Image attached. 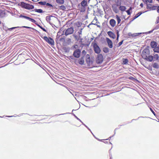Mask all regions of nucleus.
Returning a JSON list of instances; mask_svg holds the SVG:
<instances>
[{"instance_id": "nucleus-1", "label": "nucleus", "mask_w": 159, "mask_h": 159, "mask_svg": "<svg viewBox=\"0 0 159 159\" xmlns=\"http://www.w3.org/2000/svg\"><path fill=\"white\" fill-rule=\"evenodd\" d=\"M46 20L51 25H53L57 21V18L52 16H47Z\"/></svg>"}, {"instance_id": "nucleus-2", "label": "nucleus", "mask_w": 159, "mask_h": 159, "mask_svg": "<svg viewBox=\"0 0 159 159\" xmlns=\"http://www.w3.org/2000/svg\"><path fill=\"white\" fill-rule=\"evenodd\" d=\"M43 38L48 44L52 45H54V41L51 38H48L47 36H44Z\"/></svg>"}, {"instance_id": "nucleus-3", "label": "nucleus", "mask_w": 159, "mask_h": 159, "mask_svg": "<svg viewBox=\"0 0 159 159\" xmlns=\"http://www.w3.org/2000/svg\"><path fill=\"white\" fill-rule=\"evenodd\" d=\"M150 51L148 49L146 48L144 49L142 53V56L143 58H146L147 56H148L150 54Z\"/></svg>"}, {"instance_id": "nucleus-4", "label": "nucleus", "mask_w": 159, "mask_h": 159, "mask_svg": "<svg viewBox=\"0 0 159 159\" xmlns=\"http://www.w3.org/2000/svg\"><path fill=\"white\" fill-rule=\"evenodd\" d=\"M103 60V56L101 54H99L98 55L97 58L96 62L100 64L102 63Z\"/></svg>"}, {"instance_id": "nucleus-5", "label": "nucleus", "mask_w": 159, "mask_h": 159, "mask_svg": "<svg viewBox=\"0 0 159 159\" xmlns=\"http://www.w3.org/2000/svg\"><path fill=\"white\" fill-rule=\"evenodd\" d=\"M93 49L94 52L98 54L100 53L101 52L100 48L96 43H95L94 44Z\"/></svg>"}, {"instance_id": "nucleus-6", "label": "nucleus", "mask_w": 159, "mask_h": 159, "mask_svg": "<svg viewBox=\"0 0 159 159\" xmlns=\"http://www.w3.org/2000/svg\"><path fill=\"white\" fill-rule=\"evenodd\" d=\"M74 32L73 28L72 27L68 29L65 32V34L67 36L68 35L71 34L73 33Z\"/></svg>"}, {"instance_id": "nucleus-7", "label": "nucleus", "mask_w": 159, "mask_h": 159, "mask_svg": "<svg viewBox=\"0 0 159 159\" xmlns=\"http://www.w3.org/2000/svg\"><path fill=\"white\" fill-rule=\"evenodd\" d=\"M80 51L79 49H77L75 50L73 53V56L74 57L78 58L80 57Z\"/></svg>"}, {"instance_id": "nucleus-8", "label": "nucleus", "mask_w": 159, "mask_h": 159, "mask_svg": "<svg viewBox=\"0 0 159 159\" xmlns=\"http://www.w3.org/2000/svg\"><path fill=\"white\" fill-rule=\"evenodd\" d=\"M106 40L108 47L110 48H113V43L112 41L107 38H106Z\"/></svg>"}, {"instance_id": "nucleus-9", "label": "nucleus", "mask_w": 159, "mask_h": 159, "mask_svg": "<svg viewBox=\"0 0 159 159\" xmlns=\"http://www.w3.org/2000/svg\"><path fill=\"white\" fill-rule=\"evenodd\" d=\"M118 6L115 4H113L112 6V8L113 10L116 13H118L119 10L117 7Z\"/></svg>"}, {"instance_id": "nucleus-10", "label": "nucleus", "mask_w": 159, "mask_h": 159, "mask_svg": "<svg viewBox=\"0 0 159 159\" xmlns=\"http://www.w3.org/2000/svg\"><path fill=\"white\" fill-rule=\"evenodd\" d=\"M107 34L111 38L113 39H114L116 38V35L111 31H109L108 32Z\"/></svg>"}, {"instance_id": "nucleus-11", "label": "nucleus", "mask_w": 159, "mask_h": 159, "mask_svg": "<svg viewBox=\"0 0 159 159\" xmlns=\"http://www.w3.org/2000/svg\"><path fill=\"white\" fill-rule=\"evenodd\" d=\"M110 24L112 27H114L116 24V20L113 19H111L110 20Z\"/></svg>"}, {"instance_id": "nucleus-12", "label": "nucleus", "mask_w": 159, "mask_h": 159, "mask_svg": "<svg viewBox=\"0 0 159 159\" xmlns=\"http://www.w3.org/2000/svg\"><path fill=\"white\" fill-rule=\"evenodd\" d=\"M144 59L146 60L147 61H152L153 60V56L151 55H148L146 58H144Z\"/></svg>"}, {"instance_id": "nucleus-13", "label": "nucleus", "mask_w": 159, "mask_h": 159, "mask_svg": "<svg viewBox=\"0 0 159 159\" xmlns=\"http://www.w3.org/2000/svg\"><path fill=\"white\" fill-rule=\"evenodd\" d=\"M116 19L117 22V25L118 26H120L121 24H119L121 21V20L120 19V17L118 15H116Z\"/></svg>"}, {"instance_id": "nucleus-14", "label": "nucleus", "mask_w": 159, "mask_h": 159, "mask_svg": "<svg viewBox=\"0 0 159 159\" xmlns=\"http://www.w3.org/2000/svg\"><path fill=\"white\" fill-rule=\"evenodd\" d=\"M81 6L86 7L87 6V0H83L80 3Z\"/></svg>"}, {"instance_id": "nucleus-15", "label": "nucleus", "mask_w": 159, "mask_h": 159, "mask_svg": "<svg viewBox=\"0 0 159 159\" xmlns=\"http://www.w3.org/2000/svg\"><path fill=\"white\" fill-rule=\"evenodd\" d=\"M84 62V57H81L79 60V63L80 64L83 65Z\"/></svg>"}, {"instance_id": "nucleus-16", "label": "nucleus", "mask_w": 159, "mask_h": 159, "mask_svg": "<svg viewBox=\"0 0 159 159\" xmlns=\"http://www.w3.org/2000/svg\"><path fill=\"white\" fill-rule=\"evenodd\" d=\"M152 66L154 68L158 69L159 68V65L158 63L154 62L152 65Z\"/></svg>"}, {"instance_id": "nucleus-17", "label": "nucleus", "mask_w": 159, "mask_h": 159, "mask_svg": "<svg viewBox=\"0 0 159 159\" xmlns=\"http://www.w3.org/2000/svg\"><path fill=\"white\" fill-rule=\"evenodd\" d=\"M151 47L153 48H155L157 46V43L154 41H152L151 43Z\"/></svg>"}, {"instance_id": "nucleus-18", "label": "nucleus", "mask_w": 159, "mask_h": 159, "mask_svg": "<svg viewBox=\"0 0 159 159\" xmlns=\"http://www.w3.org/2000/svg\"><path fill=\"white\" fill-rule=\"evenodd\" d=\"M33 8H34V6L33 5L28 4L25 9L30 10Z\"/></svg>"}, {"instance_id": "nucleus-19", "label": "nucleus", "mask_w": 159, "mask_h": 159, "mask_svg": "<svg viewBox=\"0 0 159 159\" xmlns=\"http://www.w3.org/2000/svg\"><path fill=\"white\" fill-rule=\"evenodd\" d=\"M28 4L25 3L23 2H21L20 3V6L22 7L26 8Z\"/></svg>"}, {"instance_id": "nucleus-20", "label": "nucleus", "mask_w": 159, "mask_h": 159, "mask_svg": "<svg viewBox=\"0 0 159 159\" xmlns=\"http://www.w3.org/2000/svg\"><path fill=\"white\" fill-rule=\"evenodd\" d=\"M159 58V56L158 54H155L153 56V59L154 61H155L158 60Z\"/></svg>"}, {"instance_id": "nucleus-21", "label": "nucleus", "mask_w": 159, "mask_h": 159, "mask_svg": "<svg viewBox=\"0 0 159 159\" xmlns=\"http://www.w3.org/2000/svg\"><path fill=\"white\" fill-rule=\"evenodd\" d=\"M56 2L59 4H63L64 2V0H56Z\"/></svg>"}, {"instance_id": "nucleus-22", "label": "nucleus", "mask_w": 159, "mask_h": 159, "mask_svg": "<svg viewBox=\"0 0 159 159\" xmlns=\"http://www.w3.org/2000/svg\"><path fill=\"white\" fill-rule=\"evenodd\" d=\"M119 9L121 11H124L126 9V7L125 6H120Z\"/></svg>"}, {"instance_id": "nucleus-23", "label": "nucleus", "mask_w": 159, "mask_h": 159, "mask_svg": "<svg viewBox=\"0 0 159 159\" xmlns=\"http://www.w3.org/2000/svg\"><path fill=\"white\" fill-rule=\"evenodd\" d=\"M86 62L87 63L89 62L90 61V58L89 55L88 54H87L86 56Z\"/></svg>"}, {"instance_id": "nucleus-24", "label": "nucleus", "mask_w": 159, "mask_h": 159, "mask_svg": "<svg viewBox=\"0 0 159 159\" xmlns=\"http://www.w3.org/2000/svg\"><path fill=\"white\" fill-rule=\"evenodd\" d=\"M116 4H115L118 6L121 5V0H117L116 2Z\"/></svg>"}, {"instance_id": "nucleus-25", "label": "nucleus", "mask_w": 159, "mask_h": 159, "mask_svg": "<svg viewBox=\"0 0 159 159\" xmlns=\"http://www.w3.org/2000/svg\"><path fill=\"white\" fill-rule=\"evenodd\" d=\"M80 11L81 12H84L86 10V7L84 6H81L80 8Z\"/></svg>"}, {"instance_id": "nucleus-26", "label": "nucleus", "mask_w": 159, "mask_h": 159, "mask_svg": "<svg viewBox=\"0 0 159 159\" xmlns=\"http://www.w3.org/2000/svg\"><path fill=\"white\" fill-rule=\"evenodd\" d=\"M34 11H35V12H39V13H42L43 12V11L41 9H34Z\"/></svg>"}, {"instance_id": "nucleus-27", "label": "nucleus", "mask_w": 159, "mask_h": 159, "mask_svg": "<svg viewBox=\"0 0 159 159\" xmlns=\"http://www.w3.org/2000/svg\"><path fill=\"white\" fill-rule=\"evenodd\" d=\"M103 51L105 53H107L109 52V49L108 48L105 47L103 48Z\"/></svg>"}, {"instance_id": "nucleus-28", "label": "nucleus", "mask_w": 159, "mask_h": 159, "mask_svg": "<svg viewBox=\"0 0 159 159\" xmlns=\"http://www.w3.org/2000/svg\"><path fill=\"white\" fill-rule=\"evenodd\" d=\"M59 9L63 10H65L66 9V7L64 5H61L59 7Z\"/></svg>"}, {"instance_id": "nucleus-29", "label": "nucleus", "mask_w": 159, "mask_h": 159, "mask_svg": "<svg viewBox=\"0 0 159 159\" xmlns=\"http://www.w3.org/2000/svg\"><path fill=\"white\" fill-rule=\"evenodd\" d=\"M142 13L141 12H139L138 14H137L134 17V19H136L137 17H138Z\"/></svg>"}, {"instance_id": "nucleus-30", "label": "nucleus", "mask_w": 159, "mask_h": 159, "mask_svg": "<svg viewBox=\"0 0 159 159\" xmlns=\"http://www.w3.org/2000/svg\"><path fill=\"white\" fill-rule=\"evenodd\" d=\"M128 62V60L127 59H125L123 60V63L124 64H126Z\"/></svg>"}, {"instance_id": "nucleus-31", "label": "nucleus", "mask_w": 159, "mask_h": 159, "mask_svg": "<svg viewBox=\"0 0 159 159\" xmlns=\"http://www.w3.org/2000/svg\"><path fill=\"white\" fill-rule=\"evenodd\" d=\"M158 6H153L151 7V10H155L156 9Z\"/></svg>"}, {"instance_id": "nucleus-32", "label": "nucleus", "mask_w": 159, "mask_h": 159, "mask_svg": "<svg viewBox=\"0 0 159 159\" xmlns=\"http://www.w3.org/2000/svg\"><path fill=\"white\" fill-rule=\"evenodd\" d=\"M154 52H159V48L158 47H156L154 49Z\"/></svg>"}, {"instance_id": "nucleus-33", "label": "nucleus", "mask_w": 159, "mask_h": 159, "mask_svg": "<svg viewBox=\"0 0 159 159\" xmlns=\"http://www.w3.org/2000/svg\"><path fill=\"white\" fill-rule=\"evenodd\" d=\"M38 3L41 5H45L46 4V2H38Z\"/></svg>"}, {"instance_id": "nucleus-34", "label": "nucleus", "mask_w": 159, "mask_h": 159, "mask_svg": "<svg viewBox=\"0 0 159 159\" xmlns=\"http://www.w3.org/2000/svg\"><path fill=\"white\" fill-rule=\"evenodd\" d=\"M45 5H46V6H48L50 7H53V6L52 4H51L50 3H47L46 2V4Z\"/></svg>"}, {"instance_id": "nucleus-35", "label": "nucleus", "mask_w": 159, "mask_h": 159, "mask_svg": "<svg viewBox=\"0 0 159 159\" xmlns=\"http://www.w3.org/2000/svg\"><path fill=\"white\" fill-rule=\"evenodd\" d=\"M159 23V17L158 16L157 17L156 20L155 22V24H156Z\"/></svg>"}, {"instance_id": "nucleus-36", "label": "nucleus", "mask_w": 159, "mask_h": 159, "mask_svg": "<svg viewBox=\"0 0 159 159\" xmlns=\"http://www.w3.org/2000/svg\"><path fill=\"white\" fill-rule=\"evenodd\" d=\"M22 17H23L24 18H25L26 19H28V20H30L31 19L30 18L28 17V16H22Z\"/></svg>"}, {"instance_id": "nucleus-37", "label": "nucleus", "mask_w": 159, "mask_h": 159, "mask_svg": "<svg viewBox=\"0 0 159 159\" xmlns=\"http://www.w3.org/2000/svg\"><path fill=\"white\" fill-rule=\"evenodd\" d=\"M37 25L41 29L44 31H45V32L46 31V30L44 28H43L41 26L39 25L38 24V25Z\"/></svg>"}, {"instance_id": "nucleus-38", "label": "nucleus", "mask_w": 159, "mask_h": 159, "mask_svg": "<svg viewBox=\"0 0 159 159\" xmlns=\"http://www.w3.org/2000/svg\"><path fill=\"white\" fill-rule=\"evenodd\" d=\"M18 27H12V28H8L7 30H12L14 29L15 28H17Z\"/></svg>"}, {"instance_id": "nucleus-39", "label": "nucleus", "mask_w": 159, "mask_h": 159, "mask_svg": "<svg viewBox=\"0 0 159 159\" xmlns=\"http://www.w3.org/2000/svg\"><path fill=\"white\" fill-rule=\"evenodd\" d=\"M152 7V4H148L147 5V8H149L151 9Z\"/></svg>"}, {"instance_id": "nucleus-40", "label": "nucleus", "mask_w": 159, "mask_h": 159, "mask_svg": "<svg viewBox=\"0 0 159 159\" xmlns=\"http://www.w3.org/2000/svg\"><path fill=\"white\" fill-rule=\"evenodd\" d=\"M75 116V117L77 118V119L79 120L80 122H82V124L83 125H84L86 127H87L86 125H85L84 124H83V122L81 121V120L79 119V118H78L77 116Z\"/></svg>"}, {"instance_id": "nucleus-41", "label": "nucleus", "mask_w": 159, "mask_h": 159, "mask_svg": "<svg viewBox=\"0 0 159 159\" xmlns=\"http://www.w3.org/2000/svg\"><path fill=\"white\" fill-rule=\"evenodd\" d=\"M138 34H139V33L134 34H131V35L133 37H135V36H137L138 35Z\"/></svg>"}, {"instance_id": "nucleus-42", "label": "nucleus", "mask_w": 159, "mask_h": 159, "mask_svg": "<svg viewBox=\"0 0 159 159\" xmlns=\"http://www.w3.org/2000/svg\"><path fill=\"white\" fill-rule=\"evenodd\" d=\"M145 2H146V3H147V1L150 3H152V0H145Z\"/></svg>"}, {"instance_id": "nucleus-43", "label": "nucleus", "mask_w": 159, "mask_h": 159, "mask_svg": "<svg viewBox=\"0 0 159 159\" xmlns=\"http://www.w3.org/2000/svg\"><path fill=\"white\" fill-rule=\"evenodd\" d=\"M30 21L32 22L35 23V22H36V21L34 20L33 19L31 18V19L30 20Z\"/></svg>"}, {"instance_id": "nucleus-44", "label": "nucleus", "mask_w": 159, "mask_h": 159, "mask_svg": "<svg viewBox=\"0 0 159 159\" xmlns=\"http://www.w3.org/2000/svg\"><path fill=\"white\" fill-rule=\"evenodd\" d=\"M123 41V40H122L120 42H119L118 43V46H120L122 44Z\"/></svg>"}, {"instance_id": "nucleus-45", "label": "nucleus", "mask_w": 159, "mask_h": 159, "mask_svg": "<svg viewBox=\"0 0 159 159\" xmlns=\"http://www.w3.org/2000/svg\"><path fill=\"white\" fill-rule=\"evenodd\" d=\"M74 57H74V56L73 57L72 56H70L69 57V59H74Z\"/></svg>"}, {"instance_id": "nucleus-46", "label": "nucleus", "mask_w": 159, "mask_h": 159, "mask_svg": "<svg viewBox=\"0 0 159 159\" xmlns=\"http://www.w3.org/2000/svg\"><path fill=\"white\" fill-rule=\"evenodd\" d=\"M150 109L151 111L153 113V114L154 115H155V112L154 111L152 110V109L151 108H150Z\"/></svg>"}, {"instance_id": "nucleus-47", "label": "nucleus", "mask_w": 159, "mask_h": 159, "mask_svg": "<svg viewBox=\"0 0 159 159\" xmlns=\"http://www.w3.org/2000/svg\"><path fill=\"white\" fill-rule=\"evenodd\" d=\"M23 27L25 28H31V29H34L32 28H31V27H28V26H23Z\"/></svg>"}, {"instance_id": "nucleus-48", "label": "nucleus", "mask_w": 159, "mask_h": 159, "mask_svg": "<svg viewBox=\"0 0 159 159\" xmlns=\"http://www.w3.org/2000/svg\"><path fill=\"white\" fill-rule=\"evenodd\" d=\"M126 11L128 15H130V11H129V10H128Z\"/></svg>"}, {"instance_id": "nucleus-49", "label": "nucleus", "mask_w": 159, "mask_h": 159, "mask_svg": "<svg viewBox=\"0 0 159 159\" xmlns=\"http://www.w3.org/2000/svg\"><path fill=\"white\" fill-rule=\"evenodd\" d=\"M157 9V12L159 13V6H158Z\"/></svg>"}, {"instance_id": "nucleus-50", "label": "nucleus", "mask_w": 159, "mask_h": 159, "mask_svg": "<svg viewBox=\"0 0 159 159\" xmlns=\"http://www.w3.org/2000/svg\"><path fill=\"white\" fill-rule=\"evenodd\" d=\"M154 30V29L153 30H152L149 31L148 33H150L152 32Z\"/></svg>"}, {"instance_id": "nucleus-51", "label": "nucleus", "mask_w": 159, "mask_h": 159, "mask_svg": "<svg viewBox=\"0 0 159 159\" xmlns=\"http://www.w3.org/2000/svg\"><path fill=\"white\" fill-rule=\"evenodd\" d=\"M117 37H118V38H119V32L118 31L117 32Z\"/></svg>"}, {"instance_id": "nucleus-52", "label": "nucleus", "mask_w": 159, "mask_h": 159, "mask_svg": "<svg viewBox=\"0 0 159 159\" xmlns=\"http://www.w3.org/2000/svg\"><path fill=\"white\" fill-rule=\"evenodd\" d=\"M74 48H77V47L78 46L77 45H75L74 46Z\"/></svg>"}, {"instance_id": "nucleus-53", "label": "nucleus", "mask_w": 159, "mask_h": 159, "mask_svg": "<svg viewBox=\"0 0 159 159\" xmlns=\"http://www.w3.org/2000/svg\"><path fill=\"white\" fill-rule=\"evenodd\" d=\"M33 1L36 2L39 1V0H32Z\"/></svg>"}, {"instance_id": "nucleus-54", "label": "nucleus", "mask_w": 159, "mask_h": 159, "mask_svg": "<svg viewBox=\"0 0 159 159\" xmlns=\"http://www.w3.org/2000/svg\"><path fill=\"white\" fill-rule=\"evenodd\" d=\"M140 6H141V7H142L143 6V4L142 3H141L140 5Z\"/></svg>"}, {"instance_id": "nucleus-55", "label": "nucleus", "mask_w": 159, "mask_h": 159, "mask_svg": "<svg viewBox=\"0 0 159 159\" xmlns=\"http://www.w3.org/2000/svg\"><path fill=\"white\" fill-rule=\"evenodd\" d=\"M82 53H86V52L85 50H83V51H82Z\"/></svg>"}, {"instance_id": "nucleus-56", "label": "nucleus", "mask_w": 159, "mask_h": 159, "mask_svg": "<svg viewBox=\"0 0 159 159\" xmlns=\"http://www.w3.org/2000/svg\"><path fill=\"white\" fill-rule=\"evenodd\" d=\"M132 10V8L131 7H130L128 10H129V11H130Z\"/></svg>"}, {"instance_id": "nucleus-57", "label": "nucleus", "mask_w": 159, "mask_h": 159, "mask_svg": "<svg viewBox=\"0 0 159 159\" xmlns=\"http://www.w3.org/2000/svg\"><path fill=\"white\" fill-rule=\"evenodd\" d=\"M132 10V8L131 7H130L128 10H129V11H130Z\"/></svg>"}, {"instance_id": "nucleus-58", "label": "nucleus", "mask_w": 159, "mask_h": 159, "mask_svg": "<svg viewBox=\"0 0 159 159\" xmlns=\"http://www.w3.org/2000/svg\"><path fill=\"white\" fill-rule=\"evenodd\" d=\"M118 37H117V40H118Z\"/></svg>"}, {"instance_id": "nucleus-59", "label": "nucleus", "mask_w": 159, "mask_h": 159, "mask_svg": "<svg viewBox=\"0 0 159 159\" xmlns=\"http://www.w3.org/2000/svg\"><path fill=\"white\" fill-rule=\"evenodd\" d=\"M157 1H158L159 2V0H157Z\"/></svg>"}, {"instance_id": "nucleus-60", "label": "nucleus", "mask_w": 159, "mask_h": 159, "mask_svg": "<svg viewBox=\"0 0 159 159\" xmlns=\"http://www.w3.org/2000/svg\"><path fill=\"white\" fill-rule=\"evenodd\" d=\"M1 24V21H0V25Z\"/></svg>"}, {"instance_id": "nucleus-61", "label": "nucleus", "mask_w": 159, "mask_h": 159, "mask_svg": "<svg viewBox=\"0 0 159 159\" xmlns=\"http://www.w3.org/2000/svg\"><path fill=\"white\" fill-rule=\"evenodd\" d=\"M129 35L130 36V35H130V34H129Z\"/></svg>"}, {"instance_id": "nucleus-62", "label": "nucleus", "mask_w": 159, "mask_h": 159, "mask_svg": "<svg viewBox=\"0 0 159 159\" xmlns=\"http://www.w3.org/2000/svg\"><path fill=\"white\" fill-rule=\"evenodd\" d=\"M9 117H11V116H8Z\"/></svg>"}, {"instance_id": "nucleus-63", "label": "nucleus", "mask_w": 159, "mask_h": 159, "mask_svg": "<svg viewBox=\"0 0 159 159\" xmlns=\"http://www.w3.org/2000/svg\"><path fill=\"white\" fill-rule=\"evenodd\" d=\"M143 1V0H142Z\"/></svg>"}]
</instances>
